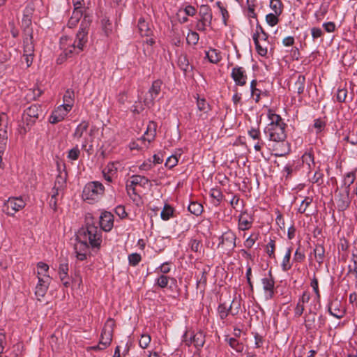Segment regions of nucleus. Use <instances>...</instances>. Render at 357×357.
<instances>
[{"mask_svg": "<svg viewBox=\"0 0 357 357\" xmlns=\"http://www.w3.org/2000/svg\"><path fill=\"white\" fill-rule=\"evenodd\" d=\"M269 123L265 127L264 132L269 140L268 146L272 147L276 156H283L290 151V146L286 140V123L281 116L272 110H268Z\"/></svg>", "mask_w": 357, "mask_h": 357, "instance_id": "1", "label": "nucleus"}, {"mask_svg": "<svg viewBox=\"0 0 357 357\" xmlns=\"http://www.w3.org/2000/svg\"><path fill=\"white\" fill-rule=\"evenodd\" d=\"M91 22V17L84 14L81 22L79 29L76 34L75 39L68 36H63L60 39V47L66 57L79 54L88 43L89 27Z\"/></svg>", "mask_w": 357, "mask_h": 357, "instance_id": "2", "label": "nucleus"}, {"mask_svg": "<svg viewBox=\"0 0 357 357\" xmlns=\"http://www.w3.org/2000/svg\"><path fill=\"white\" fill-rule=\"evenodd\" d=\"M77 237L92 248H99L102 243V231L98 226L90 223L87 218L86 227L79 231Z\"/></svg>", "mask_w": 357, "mask_h": 357, "instance_id": "3", "label": "nucleus"}, {"mask_svg": "<svg viewBox=\"0 0 357 357\" xmlns=\"http://www.w3.org/2000/svg\"><path fill=\"white\" fill-rule=\"evenodd\" d=\"M96 132L95 127H89V123L82 121L75 128L73 135V138L81 143L82 149H86L87 145L91 143Z\"/></svg>", "mask_w": 357, "mask_h": 357, "instance_id": "4", "label": "nucleus"}, {"mask_svg": "<svg viewBox=\"0 0 357 357\" xmlns=\"http://www.w3.org/2000/svg\"><path fill=\"white\" fill-rule=\"evenodd\" d=\"M105 187L99 181H91L86 184L82 191V198L89 204L98 201L104 195Z\"/></svg>", "mask_w": 357, "mask_h": 357, "instance_id": "5", "label": "nucleus"}, {"mask_svg": "<svg viewBox=\"0 0 357 357\" xmlns=\"http://www.w3.org/2000/svg\"><path fill=\"white\" fill-rule=\"evenodd\" d=\"M23 56L24 57L27 67H29L32 64L34 56L33 34L32 31L29 29L25 30V34L23 40Z\"/></svg>", "mask_w": 357, "mask_h": 357, "instance_id": "6", "label": "nucleus"}, {"mask_svg": "<svg viewBox=\"0 0 357 357\" xmlns=\"http://www.w3.org/2000/svg\"><path fill=\"white\" fill-rule=\"evenodd\" d=\"M114 326V321L112 319H107L102 328L99 344L98 346L93 347V349L98 348L102 350L110 344L112 340Z\"/></svg>", "mask_w": 357, "mask_h": 357, "instance_id": "7", "label": "nucleus"}, {"mask_svg": "<svg viewBox=\"0 0 357 357\" xmlns=\"http://www.w3.org/2000/svg\"><path fill=\"white\" fill-rule=\"evenodd\" d=\"M124 169L123 164L119 161H113L108 162L102 169V173L104 178L108 183H112L113 180L117 178L118 172Z\"/></svg>", "mask_w": 357, "mask_h": 357, "instance_id": "8", "label": "nucleus"}, {"mask_svg": "<svg viewBox=\"0 0 357 357\" xmlns=\"http://www.w3.org/2000/svg\"><path fill=\"white\" fill-rule=\"evenodd\" d=\"M26 205L24 200L21 197H10L3 205V212L10 216H13L17 211L22 209Z\"/></svg>", "mask_w": 357, "mask_h": 357, "instance_id": "9", "label": "nucleus"}, {"mask_svg": "<svg viewBox=\"0 0 357 357\" xmlns=\"http://www.w3.org/2000/svg\"><path fill=\"white\" fill-rule=\"evenodd\" d=\"M71 109L72 108H70V105L68 104H62L58 106L52 111L49 118L50 123L52 124H56L63 121Z\"/></svg>", "mask_w": 357, "mask_h": 357, "instance_id": "10", "label": "nucleus"}, {"mask_svg": "<svg viewBox=\"0 0 357 357\" xmlns=\"http://www.w3.org/2000/svg\"><path fill=\"white\" fill-rule=\"evenodd\" d=\"M149 184V180L146 177L141 175H133L128 181L126 189L128 194L132 192L133 195H136L135 188L137 186L146 188Z\"/></svg>", "mask_w": 357, "mask_h": 357, "instance_id": "11", "label": "nucleus"}, {"mask_svg": "<svg viewBox=\"0 0 357 357\" xmlns=\"http://www.w3.org/2000/svg\"><path fill=\"white\" fill-rule=\"evenodd\" d=\"M261 284L265 299L266 301L272 299L275 294V280L271 271L268 276L261 279Z\"/></svg>", "mask_w": 357, "mask_h": 357, "instance_id": "12", "label": "nucleus"}, {"mask_svg": "<svg viewBox=\"0 0 357 357\" xmlns=\"http://www.w3.org/2000/svg\"><path fill=\"white\" fill-rule=\"evenodd\" d=\"M350 189H341L335 197V201L339 211H345L350 205Z\"/></svg>", "mask_w": 357, "mask_h": 357, "instance_id": "13", "label": "nucleus"}, {"mask_svg": "<svg viewBox=\"0 0 357 357\" xmlns=\"http://www.w3.org/2000/svg\"><path fill=\"white\" fill-rule=\"evenodd\" d=\"M310 286L313 289L315 296L310 303L309 312L310 314H315L320 307V294L318 286V280L316 278L315 273H314L313 278L311 280Z\"/></svg>", "mask_w": 357, "mask_h": 357, "instance_id": "14", "label": "nucleus"}, {"mask_svg": "<svg viewBox=\"0 0 357 357\" xmlns=\"http://www.w3.org/2000/svg\"><path fill=\"white\" fill-rule=\"evenodd\" d=\"M162 82V81L157 79L155 80L151 85V87L148 91V95L144 98V105L147 107L153 105L155 99L159 96Z\"/></svg>", "mask_w": 357, "mask_h": 357, "instance_id": "15", "label": "nucleus"}, {"mask_svg": "<svg viewBox=\"0 0 357 357\" xmlns=\"http://www.w3.org/2000/svg\"><path fill=\"white\" fill-rule=\"evenodd\" d=\"M264 32L265 31L264 29L261 27V26L259 24L258 21L257 20L256 29L255 32L252 36V38L255 45L256 50L257 53L261 56H265L267 54V45L261 44V43L259 41L260 34H263V36H264Z\"/></svg>", "mask_w": 357, "mask_h": 357, "instance_id": "16", "label": "nucleus"}, {"mask_svg": "<svg viewBox=\"0 0 357 357\" xmlns=\"http://www.w3.org/2000/svg\"><path fill=\"white\" fill-rule=\"evenodd\" d=\"M90 245L77 238L74 245L75 257L79 261H84L90 253Z\"/></svg>", "mask_w": 357, "mask_h": 357, "instance_id": "17", "label": "nucleus"}, {"mask_svg": "<svg viewBox=\"0 0 357 357\" xmlns=\"http://www.w3.org/2000/svg\"><path fill=\"white\" fill-rule=\"evenodd\" d=\"M43 111L41 107L38 105H32L24 112L23 119L27 121V124L33 123L38 119Z\"/></svg>", "mask_w": 357, "mask_h": 357, "instance_id": "18", "label": "nucleus"}, {"mask_svg": "<svg viewBox=\"0 0 357 357\" xmlns=\"http://www.w3.org/2000/svg\"><path fill=\"white\" fill-rule=\"evenodd\" d=\"M231 76L236 85L244 86L247 82V75L243 67L236 66L233 68Z\"/></svg>", "mask_w": 357, "mask_h": 357, "instance_id": "19", "label": "nucleus"}, {"mask_svg": "<svg viewBox=\"0 0 357 357\" xmlns=\"http://www.w3.org/2000/svg\"><path fill=\"white\" fill-rule=\"evenodd\" d=\"M101 231H109L114 226V216L110 212H102L100 216Z\"/></svg>", "mask_w": 357, "mask_h": 357, "instance_id": "20", "label": "nucleus"}, {"mask_svg": "<svg viewBox=\"0 0 357 357\" xmlns=\"http://www.w3.org/2000/svg\"><path fill=\"white\" fill-rule=\"evenodd\" d=\"M44 279H38V283L36 286L35 294L38 300H40L46 294L52 280L51 278L46 277Z\"/></svg>", "mask_w": 357, "mask_h": 357, "instance_id": "21", "label": "nucleus"}, {"mask_svg": "<svg viewBox=\"0 0 357 357\" xmlns=\"http://www.w3.org/2000/svg\"><path fill=\"white\" fill-rule=\"evenodd\" d=\"M330 314L337 318L341 319L344 316L345 310L341 302L338 300L332 301L328 305Z\"/></svg>", "mask_w": 357, "mask_h": 357, "instance_id": "22", "label": "nucleus"}, {"mask_svg": "<svg viewBox=\"0 0 357 357\" xmlns=\"http://www.w3.org/2000/svg\"><path fill=\"white\" fill-rule=\"evenodd\" d=\"M156 123L151 121L147 126L146 131L143 137L138 140L139 142H147V144H144V146L147 147L151 142H152L156 135Z\"/></svg>", "mask_w": 357, "mask_h": 357, "instance_id": "23", "label": "nucleus"}, {"mask_svg": "<svg viewBox=\"0 0 357 357\" xmlns=\"http://www.w3.org/2000/svg\"><path fill=\"white\" fill-rule=\"evenodd\" d=\"M253 219L250 215L244 212L239 215L238 228L245 231L250 229L252 226Z\"/></svg>", "mask_w": 357, "mask_h": 357, "instance_id": "24", "label": "nucleus"}, {"mask_svg": "<svg viewBox=\"0 0 357 357\" xmlns=\"http://www.w3.org/2000/svg\"><path fill=\"white\" fill-rule=\"evenodd\" d=\"M68 263L61 264L59 267V275L61 281L65 287L70 285V280L68 279Z\"/></svg>", "mask_w": 357, "mask_h": 357, "instance_id": "25", "label": "nucleus"}, {"mask_svg": "<svg viewBox=\"0 0 357 357\" xmlns=\"http://www.w3.org/2000/svg\"><path fill=\"white\" fill-rule=\"evenodd\" d=\"M225 340L236 352L241 353L243 351V344L236 338L227 336Z\"/></svg>", "mask_w": 357, "mask_h": 357, "instance_id": "26", "label": "nucleus"}, {"mask_svg": "<svg viewBox=\"0 0 357 357\" xmlns=\"http://www.w3.org/2000/svg\"><path fill=\"white\" fill-rule=\"evenodd\" d=\"M49 266L44 262L37 264V278L38 279L45 280V278H51L48 274Z\"/></svg>", "mask_w": 357, "mask_h": 357, "instance_id": "27", "label": "nucleus"}, {"mask_svg": "<svg viewBox=\"0 0 357 357\" xmlns=\"http://www.w3.org/2000/svg\"><path fill=\"white\" fill-rule=\"evenodd\" d=\"M291 255V248H288L281 263V268L283 271H287L291 268L290 258Z\"/></svg>", "mask_w": 357, "mask_h": 357, "instance_id": "28", "label": "nucleus"}, {"mask_svg": "<svg viewBox=\"0 0 357 357\" xmlns=\"http://www.w3.org/2000/svg\"><path fill=\"white\" fill-rule=\"evenodd\" d=\"M83 15L82 10H75L74 9L73 12V15L70 17V20L68 22V26L69 28H73L75 27L77 23L79 22V20Z\"/></svg>", "mask_w": 357, "mask_h": 357, "instance_id": "29", "label": "nucleus"}, {"mask_svg": "<svg viewBox=\"0 0 357 357\" xmlns=\"http://www.w3.org/2000/svg\"><path fill=\"white\" fill-rule=\"evenodd\" d=\"M212 20L211 9L208 6L202 5V26L208 25Z\"/></svg>", "mask_w": 357, "mask_h": 357, "instance_id": "30", "label": "nucleus"}, {"mask_svg": "<svg viewBox=\"0 0 357 357\" xmlns=\"http://www.w3.org/2000/svg\"><path fill=\"white\" fill-rule=\"evenodd\" d=\"M329 5L328 3H323L320 5L319 8L314 13V16L317 22H320L324 19L328 11Z\"/></svg>", "mask_w": 357, "mask_h": 357, "instance_id": "31", "label": "nucleus"}, {"mask_svg": "<svg viewBox=\"0 0 357 357\" xmlns=\"http://www.w3.org/2000/svg\"><path fill=\"white\" fill-rule=\"evenodd\" d=\"M314 254L316 261L319 264H322L325 256V249L322 245L318 244L314 249Z\"/></svg>", "mask_w": 357, "mask_h": 357, "instance_id": "32", "label": "nucleus"}, {"mask_svg": "<svg viewBox=\"0 0 357 357\" xmlns=\"http://www.w3.org/2000/svg\"><path fill=\"white\" fill-rule=\"evenodd\" d=\"M356 179V175L354 172L347 173L343 178L342 189H350V186L354 183Z\"/></svg>", "mask_w": 357, "mask_h": 357, "instance_id": "33", "label": "nucleus"}, {"mask_svg": "<svg viewBox=\"0 0 357 357\" xmlns=\"http://www.w3.org/2000/svg\"><path fill=\"white\" fill-rule=\"evenodd\" d=\"M315 314H310L308 312L305 314L304 317V324L307 330H312L315 328L314 321H315Z\"/></svg>", "mask_w": 357, "mask_h": 357, "instance_id": "34", "label": "nucleus"}, {"mask_svg": "<svg viewBox=\"0 0 357 357\" xmlns=\"http://www.w3.org/2000/svg\"><path fill=\"white\" fill-rule=\"evenodd\" d=\"M138 29L142 36H150L151 30L149 24L144 20L140 19L139 20Z\"/></svg>", "mask_w": 357, "mask_h": 357, "instance_id": "35", "label": "nucleus"}, {"mask_svg": "<svg viewBox=\"0 0 357 357\" xmlns=\"http://www.w3.org/2000/svg\"><path fill=\"white\" fill-rule=\"evenodd\" d=\"M206 59L211 63H216L220 60V56L216 50L211 49L206 52Z\"/></svg>", "mask_w": 357, "mask_h": 357, "instance_id": "36", "label": "nucleus"}, {"mask_svg": "<svg viewBox=\"0 0 357 357\" xmlns=\"http://www.w3.org/2000/svg\"><path fill=\"white\" fill-rule=\"evenodd\" d=\"M313 201L312 197H305L303 199H302L297 211L300 213H304L307 208L312 204Z\"/></svg>", "mask_w": 357, "mask_h": 357, "instance_id": "37", "label": "nucleus"}, {"mask_svg": "<svg viewBox=\"0 0 357 357\" xmlns=\"http://www.w3.org/2000/svg\"><path fill=\"white\" fill-rule=\"evenodd\" d=\"M294 86L298 94L303 93L305 87V77L302 75H298Z\"/></svg>", "mask_w": 357, "mask_h": 357, "instance_id": "38", "label": "nucleus"}, {"mask_svg": "<svg viewBox=\"0 0 357 357\" xmlns=\"http://www.w3.org/2000/svg\"><path fill=\"white\" fill-rule=\"evenodd\" d=\"M270 8L273 13L280 15L282 13L283 5L280 0H271Z\"/></svg>", "mask_w": 357, "mask_h": 357, "instance_id": "39", "label": "nucleus"}, {"mask_svg": "<svg viewBox=\"0 0 357 357\" xmlns=\"http://www.w3.org/2000/svg\"><path fill=\"white\" fill-rule=\"evenodd\" d=\"M231 304L221 303L218 306V314L221 319H225L231 311Z\"/></svg>", "mask_w": 357, "mask_h": 357, "instance_id": "40", "label": "nucleus"}, {"mask_svg": "<svg viewBox=\"0 0 357 357\" xmlns=\"http://www.w3.org/2000/svg\"><path fill=\"white\" fill-rule=\"evenodd\" d=\"M174 210L168 204H165L160 213V217L163 220H168L173 215Z\"/></svg>", "mask_w": 357, "mask_h": 357, "instance_id": "41", "label": "nucleus"}, {"mask_svg": "<svg viewBox=\"0 0 357 357\" xmlns=\"http://www.w3.org/2000/svg\"><path fill=\"white\" fill-rule=\"evenodd\" d=\"M151 340L150 335L148 333H143L141 335L139 340V345L142 349H146Z\"/></svg>", "mask_w": 357, "mask_h": 357, "instance_id": "42", "label": "nucleus"}, {"mask_svg": "<svg viewBox=\"0 0 357 357\" xmlns=\"http://www.w3.org/2000/svg\"><path fill=\"white\" fill-rule=\"evenodd\" d=\"M63 104H68L70 105V108H73L74 102V91L68 89L63 96Z\"/></svg>", "mask_w": 357, "mask_h": 357, "instance_id": "43", "label": "nucleus"}, {"mask_svg": "<svg viewBox=\"0 0 357 357\" xmlns=\"http://www.w3.org/2000/svg\"><path fill=\"white\" fill-rule=\"evenodd\" d=\"M102 29L107 36L112 33V24L108 19L104 18L102 20Z\"/></svg>", "mask_w": 357, "mask_h": 357, "instance_id": "44", "label": "nucleus"}, {"mask_svg": "<svg viewBox=\"0 0 357 357\" xmlns=\"http://www.w3.org/2000/svg\"><path fill=\"white\" fill-rule=\"evenodd\" d=\"M279 15L275 13H268L266 15V22L269 26H274L279 22Z\"/></svg>", "mask_w": 357, "mask_h": 357, "instance_id": "45", "label": "nucleus"}, {"mask_svg": "<svg viewBox=\"0 0 357 357\" xmlns=\"http://www.w3.org/2000/svg\"><path fill=\"white\" fill-rule=\"evenodd\" d=\"M188 211L196 216L201 215V204L198 202H191L188 206Z\"/></svg>", "mask_w": 357, "mask_h": 357, "instance_id": "46", "label": "nucleus"}, {"mask_svg": "<svg viewBox=\"0 0 357 357\" xmlns=\"http://www.w3.org/2000/svg\"><path fill=\"white\" fill-rule=\"evenodd\" d=\"M199 39V34L195 31H190L186 37L187 43L189 45H196Z\"/></svg>", "mask_w": 357, "mask_h": 357, "instance_id": "47", "label": "nucleus"}, {"mask_svg": "<svg viewBox=\"0 0 357 357\" xmlns=\"http://www.w3.org/2000/svg\"><path fill=\"white\" fill-rule=\"evenodd\" d=\"M210 196L214 199V203L218 204L222 198V194L220 190L212 188L210 190Z\"/></svg>", "mask_w": 357, "mask_h": 357, "instance_id": "48", "label": "nucleus"}, {"mask_svg": "<svg viewBox=\"0 0 357 357\" xmlns=\"http://www.w3.org/2000/svg\"><path fill=\"white\" fill-rule=\"evenodd\" d=\"M80 155V150L78 148L77 146L73 147L68 152V158L70 160H76L78 159L79 156Z\"/></svg>", "mask_w": 357, "mask_h": 357, "instance_id": "49", "label": "nucleus"}, {"mask_svg": "<svg viewBox=\"0 0 357 357\" xmlns=\"http://www.w3.org/2000/svg\"><path fill=\"white\" fill-rule=\"evenodd\" d=\"M178 162V157L176 155H172L168 157L165 162V166L169 169L175 167Z\"/></svg>", "mask_w": 357, "mask_h": 357, "instance_id": "50", "label": "nucleus"}, {"mask_svg": "<svg viewBox=\"0 0 357 357\" xmlns=\"http://www.w3.org/2000/svg\"><path fill=\"white\" fill-rule=\"evenodd\" d=\"M313 126L316 129V132L319 133L324 130L326 122L321 119H317L314 121Z\"/></svg>", "mask_w": 357, "mask_h": 357, "instance_id": "51", "label": "nucleus"}, {"mask_svg": "<svg viewBox=\"0 0 357 357\" xmlns=\"http://www.w3.org/2000/svg\"><path fill=\"white\" fill-rule=\"evenodd\" d=\"M65 178L61 176H59L56 178L55 181V184L54 186V189L58 191H63L64 185H65Z\"/></svg>", "mask_w": 357, "mask_h": 357, "instance_id": "52", "label": "nucleus"}, {"mask_svg": "<svg viewBox=\"0 0 357 357\" xmlns=\"http://www.w3.org/2000/svg\"><path fill=\"white\" fill-rule=\"evenodd\" d=\"M248 135L253 140H259L261 139V132L259 129L256 128H251L248 130Z\"/></svg>", "mask_w": 357, "mask_h": 357, "instance_id": "53", "label": "nucleus"}, {"mask_svg": "<svg viewBox=\"0 0 357 357\" xmlns=\"http://www.w3.org/2000/svg\"><path fill=\"white\" fill-rule=\"evenodd\" d=\"M141 259V255L138 253H132L128 256L129 264L132 266L137 265Z\"/></svg>", "mask_w": 357, "mask_h": 357, "instance_id": "54", "label": "nucleus"}, {"mask_svg": "<svg viewBox=\"0 0 357 357\" xmlns=\"http://www.w3.org/2000/svg\"><path fill=\"white\" fill-rule=\"evenodd\" d=\"M266 252L269 257L275 258V242L273 240H270V241L266 245Z\"/></svg>", "mask_w": 357, "mask_h": 357, "instance_id": "55", "label": "nucleus"}, {"mask_svg": "<svg viewBox=\"0 0 357 357\" xmlns=\"http://www.w3.org/2000/svg\"><path fill=\"white\" fill-rule=\"evenodd\" d=\"M195 13V9L194 7L188 6L185 9L180 10L178 13V17L181 15H186L188 16H192Z\"/></svg>", "mask_w": 357, "mask_h": 357, "instance_id": "56", "label": "nucleus"}, {"mask_svg": "<svg viewBox=\"0 0 357 357\" xmlns=\"http://www.w3.org/2000/svg\"><path fill=\"white\" fill-rule=\"evenodd\" d=\"M310 298H311L310 294L308 291H303V293L299 297L297 302L304 306V305L305 303H309V301H310Z\"/></svg>", "mask_w": 357, "mask_h": 357, "instance_id": "57", "label": "nucleus"}, {"mask_svg": "<svg viewBox=\"0 0 357 357\" xmlns=\"http://www.w3.org/2000/svg\"><path fill=\"white\" fill-rule=\"evenodd\" d=\"M310 31L313 40H316L324 35L322 30L319 27H312Z\"/></svg>", "mask_w": 357, "mask_h": 357, "instance_id": "58", "label": "nucleus"}, {"mask_svg": "<svg viewBox=\"0 0 357 357\" xmlns=\"http://www.w3.org/2000/svg\"><path fill=\"white\" fill-rule=\"evenodd\" d=\"M153 167L152 160L151 159H147L139 166V169L141 171L146 172L152 169Z\"/></svg>", "mask_w": 357, "mask_h": 357, "instance_id": "59", "label": "nucleus"}, {"mask_svg": "<svg viewBox=\"0 0 357 357\" xmlns=\"http://www.w3.org/2000/svg\"><path fill=\"white\" fill-rule=\"evenodd\" d=\"M322 26L324 29V30L328 33H333L336 29V25L333 22H324L323 23Z\"/></svg>", "mask_w": 357, "mask_h": 357, "instance_id": "60", "label": "nucleus"}, {"mask_svg": "<svg viewBox=\"0 0 357 357\" xmlns=\"http://www.w3.org/2000/svg\"><path fill=\"white\" fill-rule=\"evenodd\" d=\"M304 310H305V307L297 302V303L294 307V317L295 318L300 317L303 314Z\"/></svg>", "mask_w": 357, "mask_h": 357, "instance_id": "61", "label": "nucleus"}, {"mask_svg": "<svg viewBox=\"0 0 357 357\" xmlns=\"http://www.w3.org/2000/svg\"><path fill=\"white\" fill-rule=\"evenodd\" d=\"M169 282V278L161 275L158 279H157V284L159 287L162 288H165L167 286Z\"/></svg>", "mask_w": 357, "mask_h": 357, "instance_id": "62", "label": "nucleus"}, {"mask_svg": "<svg viewBox=\"0 0 357 357\" xmlns=\"http://www.w3.org/2000/svg\"><path fill=\"white\" fill-rule=\"evenodd\" d=\"M171 270L169 263H163L160 267L156 268L155 272H160L163 274L168 273Z\"/></svg>", "mask_w": 357, "mask_h": 357, "instance_id": "63", "label": "nucleus"}, {"mask_svg": "<svg viewBox=\"0 0 357 357\" xmlns=\"http://www.w3.org/2000/svg\"><path fill=\"white\" fill-rule=\"evenodd\" d=\"M250 92L251 96L255 99V101L258 102L261 96V91L256 87L255 89H250Z\"/></svg>", "mask_w": 357, "mask_h": 357, "instance_id": "64", "label": "nucleus"}]
</instances>
